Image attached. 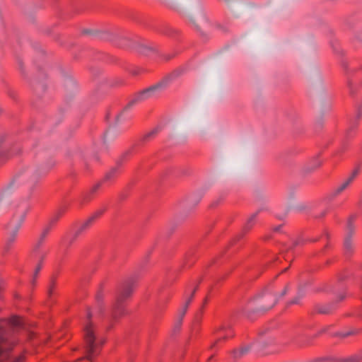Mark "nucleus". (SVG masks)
Returning <instances> with one entry per match:
<instances>
[{"mask_svg": "<svg viewBox=\"0 0 362 362\" xmlns=\"http://www.w3.org/2000/svg\"><path fill=\"white\" fill-rule=\"evenodd\" d=\"M137 277L132 275L121 282L116 290V299L109 313L105 311L103 305L105 297L104 285L101 284L95 294V300L100 315L103 319L108 323L107 330H110L113 323L119 320L120 317L127 314L126 301L131 298L134 291Z\"/></svg>", "mask_w": 362, "mask_h": 362, "instance_id": "f257e3e1", "label": "nucleus"}, {"mask_svg": "<svg viewBox=\"0 0 362 362\" xmlns=\"http://www.w3.org/2000/svg\"><path fill=\"white\" fill-rule=\"evenodd\" d=\"M91 310L90 308H88L83 327L85 358L88 361L93 362L94 358L100 354L105 341L95 335V326L91 321Z\"/></svg>", "mask_w": 362, "mask_h": 362, "instance_id": "f03ea898", "label": "nucleus"}, {"mask_svg": "<svg viewBox=\"0 0 362 362\" xmlns=\"http://www.w3.org/2000/svg\"><path fill=\"white\" fill-rule=\"evenodd\" d=\"M132 153V150L131 149L124 152L117 160L116 165L106 173L103 179L95 184L88 192H86L83 195L82 203L89 202L92 199L93 194L98 190L103 184L106 182H112L120 174L123 163L129 158Z\"/></svg>", "mask_w": 362, "mask_h": 362, "instance_id": "7ed1b4c3", "label": "nucleus"}, {"mask_svg": "<svg viewBox=\"0 0 362 362\" xmlns=\"http://www.w3.org/2000/svg\"><path fill=\"white\" fill-rule=\"evenodd\" d=\"M171 81V77L168 76L165 78H163L162 81H159L158 83L149 86L148 88H146L136 94L133 95V97L131 98V100L128 102V103L126 105V106L124 107L122 111L116 115V122H118L119 117L122 116V115L126 112L127 110L132 108L135 105L143 102L152 96L155 95V93L158 91H160L161 90H163L165 88L170 81Z\"/></svg>", "mask_w": 362, "mask_h": 362, "instance_id": "20e7f679", "label": "nucleus"}, {"mask_svg": "<svg viewBox=\"0 0 362 362\" xmlns=\"http://www.w3.org/2000/svg\"><path fill=\"white\" fill-rule=\"evenodd\" d=\"M54 165L55 161L50 159L46 163L39 166L36 170L27 171L18 175L17 178L21 182H25L30 193H32L39 180L42 177H45Z\"/></svg>", "mask_w": 362, "mask_h": 362, "instance_id": "39448f33", "label": "nucleus"}, {"mask_svg": "<svg viewBox=\"0 0 362 362\" xmlns=\"http://www.w3.org/2000/svg\"><path fill=\"white\" fill-rule=\"evenodd\" d=\"M277 301V296L267 288L251 299L250 304L254 313L263 314L272 309Z\"/></svg>", "mask_w": 362, "mask_h": 362, "instance_id": "423d86ee", "label": "nucleus"}, {"mask_svg": "<svg viewBox=\"0 0 362 362\" xmlns=\"http://www.w3.org/2000/svg\"><path fill=\"white\" fill-rule=\"evenodd\" d=\"M31 208L32 206L28 199H23L13 203L11 208L12 217L11 223H14V226L17 227V230L21 229Z\"/></svg>", "mask_w": 362, "mask_h": 362, "instance_id": "0eeeda50", "label": "nucleus"}, {"mask_svg": "<svg viewBox=\"0 0 362 362\" xmlns=\"http://www.w3.org/2000/svg\"><path fill=\"white\" fill-rule=\"evenodd\" d=\"M105 210V208L97 210L77 229H76L69 240L68 246L71 245L80 235L88 230L93 226L95 221L104 214Z\"/></svg>", "mask_w": 362, "mask_h": 362, "instance_id": "6e6552de", "label": "nucleus"}, {"mask_svg": "<svg viewBox=\"0 0 362 362\" xmlns=\"http://www.w3.org/2000/svg\"><path fill=\"white\" fill-rule=\"evenodd\" d=\"M202 279H199L197 283H194V285H189L185 289V297L186 298V301L183 308L180 310L179 313V320L177 324L175 325V329L179 330L182 324V319L187 310L189 305L192 301L194 296L199 289V284H201Z\"/></svg>", "mask_w": 362, "mask_h": 362, "instance_id": "1a4fd4ad", "label": "nucleus"}, {"mask_svg": "<svg viewBox=\"0 0 362 362\" xmlns=\"http://www.w3.org/2000/svg\"><path fill=\"white\" fill-rule=\"evenodd\" d=\"M356 219V215H351L346 223V234L344 240V252L346 257H350L354 251V247L352 243V236L355 231L354 221Z\"/></svg>", "mask_w": 362, "mask_h": 362, "instance_id": "9d476101", "label": "nucleus"}, {"mask_svg": "<svg viewBox=\"0 0 362 362\" xmlns=\"http://www.w3.org/2000/svg\"><path fill=\"white\" fill-rule=\"evenodd\" d=\"M346 297V293L345 288L343 287L341 292L338 294L337 300L322 304L317 303L314 305L313 313L321 315H329L335 311L337 308V303L344 300Z\"/></svg>", "mask_w": 362, "mask_h": 362, "instance_id": "9b49d317", "label": "nucleus"}, {"mask_svg": "<svg viewBox=\"0 0 362 362\" xmlns=\"http://www.w3.org/2000/svg\"><path fill=\"white\" fill-rule=\"evenodd\" d=\"M361 116L362 110L361 107H358L357 108V112L355 118L350 121L349 127L346 131L344 139L342 141L339 148L337 150V154H341L347 150L349 147V140L354 136L358 121Z\"/></svg>", "mask_w": 362, "mask_h": 362, "instance_id": "f8f14e48", "label": "nucleus"}, {"mask_svg": "<svg viewBox=\"0 0 362 362\" xmlns=\"http://www.w3.org/2000/svg\"><path fill=\"white\" fill-rule=\"evenodd\" d=\"M214 334L216 339L210 346L211 350H214L217 348L220 344L225 342L227 339L233 337L235 335L231 327L225 325H221L218 329H216L214 331Z\"/></svg>", "mask_w": 362, "mask_h": 362, "instance_id": "ddd939ff", "label": "nucleus"}, {"mask_svg": "<svg viewBox=\"0 0 362 362\" xmlns=\"http://www.w3.org/2000/svg\"><path fill=\"white\" fill-rule=\"evenodd\" d=\"M8 144L4 136L0 139V163L7 160L13 155L20 153L21 149L18 146H13L8 149Z\"/></svg>", "mask_w": 362, "mask_h": 362, "instance_id": "4468645a", "label": "nucleus"}, {"mask_svg": "<svg viewBox=\"0 0 362 362\" xmlns=\"http://www.w3.org/2000/svg\"><path fill=\"white\" fill-rule=\"evenodd\" d=\"M33 255H35V257L38 259V262L35 269L33 279L31 281V284H32V286H34L35 285V282H36L37 276L42 268V263H43V261L47 255V252L45 250H39V251L33 250Z\"/></svg>", "mask_w": 362, "mask_h": 362, "instance_id": "2eb2a0df", "label": "nucleus"}, {"mask_svg": "<svg viewBox=\"0 0 362 362\" xmlns=\"http://www.w3.org/2000/svg\"><path fill=\"white\" fill-rule=\"evenodd\" d=\"M262 211V209H259L258 211H257L255 213H254L249 218L248 220L247 221L246 223L245 224L243 228V232L241 233H240L239 235H238L232 241V244H234L235 243H236L237 241L240 240L243 237V235L247 233L252 227L253 226L255 225V220H256V218L257 216V215L259 214V213Z\"/></svg>", "mask_w": 362, "mask_h": 362, "instance_id": "dca6fc26", "label": "nucleus"}, {"mask_svg": "<svg viewBox=\"0 0 362 362\" xmlns=\"http://www.w3.org/2000/svg\"><path fill=\"white\" fill-rule=\"evenodd\" d=\"M320 153L317 154L313 157L305 166L303 168V173L306 175L314 172L322 165V160L320 159Z\"/></svg>", "mask_w": 362, "mask_h": 362, "instance_id": "f3484780", "label": "nucleus"}, {"mask_svg": "<svg viewBox=\"0 0 362 362\" xmlns=\"http://www.w3.org/2000/svg\"><path fill=\"white\" fill-rule=\"evenodd\" d=\"M360 168L359 167L356 168L351 175L341 185H339L334 191L333 192L332 196L336 197L341 193L344 190H345L348 186L353 182L354 178L359 173Z\"/></svg>", "mask_w": 362, "mask_h": 362, "instance_id": "a211bd4d", "label": "nucleus"}, {"mask_svg": "<svg viewBox=\"0 0 362 362\" xmlns=\"http://www.w3.org/2000/svg\"><path fill=\"white\" fill-rule=\"evenodd\" d=\"M332 327V325L327 326L322 329H321L317 334L312 337H305L303 339H296V344L299 346H305L312 344L313 340L317 337L318 336L326 333L328 330Z\"/></svg>", "mask_w": 362, "mask_h": 362, "instance_id": "6ab92c4d", "label": "nucleus"}, {"mask_svg": "<svg viewBox=\"0 0 362 362\" xmlns=\"http://www.w3.org/2000/svg\"><path fill=\"white\" fill-rule=\"evenodd\" d=\"M322 237H325L327 241L329 238V235L327 231H325L324 233L321 236H319V237H317L315 238L305 239L302 237H300L293 242V245H292V247H290V249L291 250L298 245H303L308 242L315 243V242L318 241L320 239L322 238Z\"/></svg>", "mask_w": 362, "mask_h": 362, "instance_id": "aec40b11", "label": "nucleus"}, {"mask_svg": "<svg viewBox=\"0 0 362 362\" xmlns=\"http://www.w3.org/2000/svg\"><path fill=\"white\" fill-rule=\"evenodd\" d=\"M18 231H19V230H17V227L14 226L13 230L11 233L9 237L7 238L6 243L4 245V253L8 252L11 250V248L13 247V245L17 238Z\"/></svg>", "mask_w": 362, "mask_h": 362, "instance_id": "412c9836", "label": "nucleus"}, {"mask_svg": "<svg viewBox=\"0 0 362 362\" xmlns=\"http://www.w3.org/2000/svg\"><path fill=\"white\" fill-rule=\"evenodd\" d=\"M361 329L354 328L347 332H337L333 334H331V336L333 337H339L340 339H345L351 336L357 335L361 333Z\"/></svg>", "mask_w": 362, "mask_h": 362, "instance_id": "4be33fe9", "label": "nucleus"}, {"mask_svg": "<svg viewBox=\"0 0 362 362\" xmlns=\"http://www.w3.org/2000/svg\"><path fill=\"white\" fill-rule=\"evenodd\" d=\"M251 345L247 344L240 347L238 349H234L232 351L231 354L234 359L237 360L246 355L250 350Z\"/></svg>", "mask_w": 362, "mask_h": 362, "instance_id": "5701e85b", "label": "nucleus"}, {"mask_svg": "<svg viewBox=\"0 0 362 362\" xmlns=\"http://www.w3.org/2000/svg\"><path fill=\"white\" fill-rule=\"evenodd\" d=\"M329 360L328 361L332 362H361L362 360V357L359 355H352L347 358H334L329 357Z\"/></svg>", "mask_w": 362, "mask_h": 362, "instance_id": "b1692460", "label": "nucleus"}, {"mask_svg": "<svg viewBox=\"0 0 362 362\" xmlns=\"http://www.w3.org/2000/svg\"><path fill=\"white\" fill-rule=\"evenodd\" d=\"M67 210L66 206H61L53 215V216L51 218L50 221H49L48 224L51 226H54L57 221L60 219V218L65 214V212Z\"/></svg>", "mask_w": 362, "mask_h": 362, "instance_id": "393cba45", "label": "nucleus"}, {"mask_svg": "<svg viewBox=\"0 0 362 362\" xmlns=\"http://www.w3.org/2000/svg\"><path fill=\"white\" fill-rule=\"evenodd\" d=\"M52 228V226H51L50 225L47 224V226L44 228V230H43V231H42V234H41V235L40 237L39 240L37 241V243L35 245V247L33 249L34 251L42 250H41V246L43 244L45 238L47 237V235H48V233L51 230Z\"/></svg>", "mask_w": 362, "mask_h": 362, "instance_id": "a878e982", "label": "nucleus"}, {"mask_svg": "<svg viewBox=\"0 0 362 362\" xmlns=\"http://www.w3.org/2000/svg\"><path fill=\"white\" fill-rule=\"evenodd\" d=\"M157 32L172 37H175L178 34L177 30L167 25L158 28Z\"/></svg>", "mask_w": 362, "mask_h": 362, "instance_id": "bb28decb", "label": "nucleus"}, {"mask_svg": "<svg viewBox=\"0 0 362 362\" xmlns=\"http://www.w3.org/2000/svg\"><path fill=\"white\" fill-rule=\"evenodd\" d=\"M196 257L194 256V250H191L185 255L183 264L185 267H191L195 262Z\"/></svg>", "mask_w": 362, "mask_h": 362, "instance_id": "cd10ccee", "label": "nucleus"}, {"mask_svg": "<svg viewBox=\"0 0 362 362\" xmlns=\"http://www.w3.org/2000/svg\"><path fill=\"white\" fill-rule=\"evenodd\" d=\"M160 131V128L159 127H157L150 131L149 132L146 133L141 139V141L142 143L148 142L152 139H153Z\"/></svg>", "mask_w": 362, "mask_h": 362, "instance_id": "c85d7f7f", "label": "nucleus"}, {"mask_svg": "<svg viewBox=\"0 0 362 362\" xmlns=\"http://www.w3.org/2000/svg\"><path fill=\"white\" fill-rule=\"evenodd\" d=\"M31 84L33 90L37 94H40L45 91L46 86L43 83L39 82L37 80H34L32 81Z\"/></svg>", "mask_w": 362, "mask_h": 362, "instance_id": "c756f323", "label": "nucleus"}, {"mask_svg": "<svg viewBox=\"0 0 362 362\" xmlns=\"http://www.w3.org/2000/svg\"><path fill=\"white\" fill-rule=\"evenodd\" d=\"M56 285H57V277L53 275L50 278V280L49 282V286H48V289H47V295L49 298H52V296L54 293V291L56 288Z\"/></svg>", "mask_w": 362, "mask_h": 362, "instance_id": "7c9ffc66", "label": "nucleus"}, {"mask_svg": "<svg viewBox=\"0 0 362 362\" xmlns=\"http://www.w3.org/2000/svg\"><path fill=\"white\" fill-rule=\"evenodd\" d=\"M213 289V287L211 286L210 288H209V293L208 294L206 295V296L204 298V300H203V303H202V305L201 306V308H199V313H197V315H202V313H204V308L206 307V305L208 304L209 301V293H211V291H212Z\"/></svg>", "mask_w": 362, "mask_h": 362, "instance_id": "2f4dec72", "label": "nucleus"}, {"mask_svg": "<svg viewBox=\"0 0 362 362\" xmlns=\"http://www.w3.org/2000/svg\"><path fill=\"white\" fill-rule=\"evenodd\" d=\"M202 197L199 194H193L188 198V202L193 205H197L201 200Z\"/></svg>", "mask_w": 362, "mask_h": 362, "instance_id": "473e14b6", "label": "nucleus"}, {"mask_svg": "<svg viewBox=\"0 0 362 362\" xmlns=\"http://www.w3.org/2000/svg\"><path fill=\"white\" fill-rule=\"evenodd\" d=\"M301 299H302V298L300 296H298V295H296L291 300L286 302V306L288 308L293 305H298V304H300Z\"/></svg>", "mask_w": 362, "mask_h": 362, "instance_id": "72a5a7b5", "label": "nucleus"}, {"mask_svg": "<svg viewBox=\"0 0 362 362\" xmlns=\"http://www.w3.org/2000/svg\"><path fill=\"white\" fill-rule=\"evenodd\" d=\"M305 294V284H299L298 286L297 293L298 296H300L302 298L304 297Z\"/></svg>", "mask_w": 362, "mask_h": 362, "instance_id": "f704fd0d", "label": "nucleus"}, {"mask_svg": "<svg viewBox=\"0 0 362 362\" xmlns=\"http://www.w3.org/2000/svg\"><path fill=\"white\" fill-rule=\"evenodd\" d=\"M291 289V286H290V283L287 284L285 287L284 288V289L282 290V291L279 293V297H277L278 298V300L284 297L287 293L288 292L290 291Z\"/></svg>", "mask_w": 362, "mask_h": 362, "instance_id": "c9c22d12", "label": "nucleus"}, {"mask_svg": "<svg viewBox=\"0 0 362 362\" xmlns=\"http://www.w3.org/2000/svg\"><path fill=\"white\" fill-rule=\"evenodd\" d=\"M155 50H156L155 48H153L152 47L142 46L141 47L140 52L144 53V54H148V52H153Z\"/></svg>", "mask_w": 362, "mask_h": 362, "instance_id": "e433bc0d", "label": "nucleus"}, {"mask_svg": "<svg viewBox=\"0 0 362 362\" xmlns=\"http://www.w3.org/2000/svg\"><path fill=\"white\" fill-rule=\"evenodd\" d=\"M216 28L220 30L223 33H226L228 31V27L227 25H221L219 23L216 24Z\"/></svg>", "mask_w": 362, "mask_h": 362, "instance_id": "4c0bfd02", "label": "nucleus"}, {"mask_svg": "<svg viewBox=\"0 0 362 362\" xmlns=\"http://www.w3.org/2000/svg\"><path fill=\"white\" fill-rule=\"evenodd\" d=\"M331 211V206H328L325 209L319 216H316V218H320L326 216V214Z\"/></svg>", "mask_w": 362, "mask_h": 362, "instance_id": "58836bf2", "label": "nucleus"}, {"mask_svg": "<svg viewBox=\"0 0 362 362\" xmlns=\"http://www.w3.org/2000/svg\"><path fill=\"white\" fill-rule=\"evenodd\" d=\"M224 199V197L223 196H221L217 200L214 201L212 202V204H211V207H216V206H218L219 204V203L221 202H222V200Z\"/></svg>", "mask_w": 362, "mask_h": 362, "instance_id": "ea45409f", "label": "nucleus"}, {"mask_svg": "<svg viewBox=\"0 0 362 362\" xmlns=\"http://www.w3.org/2000/svg\"><path fill=\"white\" fill-rule=\"evenodd\" d=\"M330 290L327 288V287H323V288H317L315 291L316 292H320V291H329Z\"/></svg>", "mask_w": 362, "mask_h": 362, "instance_id": "a19ab883", "label": "nucleus"}, {"mask_svg": "<svg viewBox=\"0 0 362 362\" xmlns=\"http://www.w3.org/2000/svg\"><path fill=\"white\" fill-rule=\"evenodd\" d=\"M281 228H282V225H279V226H277L274 227V228H273V230H274V232H280V231H281Z\"/></svg>", "mask_w": 362, "mask_h": 362, "instance_id": "79ce46f5", "label": "nucleus"}, {"mask_svg": "<svg viewBox=\"0 0 362 362\" xmlns=\"http://www.w3.org/2000/svg\"><path fill=\"white\" fill-rule=\"evenodd\" d=\"M348 86H349V88L350 94L353 95L354 94V90H353L352 83L350 81L348 82Z\"/></svg>", "mask_w": 362, "mask_h": 362, "instance_id": "37998d69", "label": "nucleus"}, {"mask_svg": "<svg viewBox=\"0 0 362 362\" xmlns=\"http://www.w3.org/2000/svg\"><path fill=\"white\" fill-rule=\"evenodd\" d=\"M329 243L327 242V243H326V245H325V247L322 248V252H324L325 251V250H327V248H329Z\"/></svg>", "mask_w": 362, "mask_h": 362, "instance_id": "c03bdc74", "label": "nucleus"}, {"mask_svg": "<svg viewBox=\"0 0 362 362\" xmlns=\"http://www.w3.org/2000/svg\"><path fill=\"white\" fill-rule=\"evenodd\" d=\"M174 55H167L165 57V60H170L173 57Z\"/></svg>", "mask_w": 362, "mask_h": 362, "instance_id": "a18cd8bd", "label": "nucleus"}, {"mask_svg": "<svg viewBox=\"0 0 362 362\" xmlns=\"http://www.w3.org/2000/svg\"><path fill=\"white\" fill-rule=\"evenodd\" d=\"M344 279H345V276H339V281H343Z\"/></svg>", "mask_w": 362, "mask_h": 362, "instance_id": "49530a36", "label": "nucleus"}, {"mask_svg": "<svg viewBox=\"0 0 362 362\" xmlns=\"http://www.w3.org/2000/svg\"><path fill=\"white\" fill-rule=\"evenodd\" d=\"M88 33H90L89 30H83V34H88Z\"/></svg>", "mask_w": 362, "mask_h": 362, "instance_id": "de8ad7c7", "label": "nucleus"}, {"mask_svg": "<svg viewBox=\"0 0 362 362\" xmlns=\"http://www.w3.org/2000/svg\"><path fill=\"white\" fill-rule=\"evenodd\" d=\"M109 117H110V114H109V113H107V114L106 115V117H105L106 120H107V119H108Z\"/></svg>", "mask_w": 362, "mask_h": 362, "instance_id": "09e8293b", "label": "nucleus"}, {"mask_svg": "<svg viewBox=\"0 0 362 362\" xmlns=\"http://www.w3.org/2000/svg\"><path fill=\"white\" fill-rule=\"evenodd\" d=\"M123 81L122 80H119V82L118 83V85H121V84H123Z\"/></svg>", "mask_w": 362, "mask_h": 362, "instance_id": "8fccbe9b", "label": "nucleus"}, {"mask_svg": "<svg viewBox=\"0 0 362 362\" xmlns=\"http://www.w3.org/2000/svg\"><path fill=\"white\" fill-rule=\"evenodd\" d=\"M343 66L344 67L345 69H347V66H346V64L345 63L343 64Z\"/></svg>", "mask_w": 362, "mask_h": 362, "instance_id": "3c124183", "label": "nucleus"}, {"mask_svg": "<svg viewBox=\"0 0 362 362\" xmlns=\"http://www.w3.org/2000/svg\"><path fill=\"white\" fill-rule=\"evenodd\" d=\"M288 269V267H286V269H284L283 270V272H286Z\"/></svg>", "mask_w": 362, "mask_h": 362, "instance_id": "603ef678", "label": "nucleus"}, {"mask_svg": "<svg viewBox=\"0 0 362 362\" xmlns=\"http://www.w3.org/2000/svg\"><path fill=\"white\" fill-rule=\"evenodd\" d=\"M224 278H225V277H224V276H223V277L220 278L219 279H217V281H221V280H222V279H224Z\"/></svg>", "mask_w": 362, "mask_h": 362, "instance_id": "864d4df0", "label": "nucleus"}, {"mask_svg": "<svg viewBox=\"0 0 362 362\" xmlns=\"http://www.w3.org/2000/svg\"><path fill=\"white\" fill-rule=\"evenodd\" d=\"M214 357V355H211L209 358V361L211 360Z\"/></svg>", "mask_w": 362, "mask_h": 362, "instance_id": "5fc2aeb1", "label": "nucleus"}, {"mask_svg": "<svg viewBox=\"0 0 362 362\" xmlns=\"http://www.w3.org/2000/svg\"><path fill=\"white\" fill-rule=\"evenodd\" d=\"M19 66H20L21 69H22V62H19Z\"/></svg>", "mask_w": 362, "mask_h": 362, "instance_id": "6e6d98bb", "label": "nucleus"}, {"mask_svg": "<svg viewBox=\"0 0 362 362\" xmlns=\"http://www.w3.org/2000/svg\"><path fill=\"white\" fill-rule=\"evenodd\" d=\"M9 95H10V97L14 98V95L11 93Z\"/></svg>", "mask_w": 362, "mask_h": 362, "instance_id": "4d7b16f0", "label": "nucleus"}, {"mask_svg": "<svg viewBox=\"0 0 362 362\" xmlns=\"http://www.w3.org/2000/svg\"><path fill=\"white\" fill-rule=\"evenodd\" d=\"M330 263H331V261H329V260H327L326 262L327 264H329Z\"/></svg>", "mask_w": 362, "mask_h": 362, "instance_id": "13d9d810", "label": "nucleus"}]
</instances>
